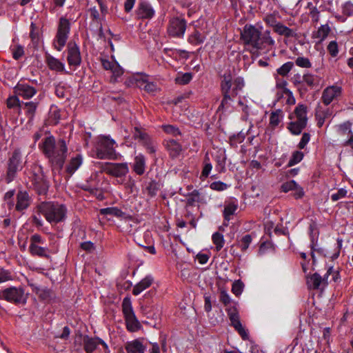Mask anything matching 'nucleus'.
<instances>
[{
  "mask_svg": "<svg viewBox=\"0 0 353 353\" xmlns=\"http://www.w3.org/2000/svg\"><path fill=\"white\" fill-rule=\"evenodd\" d=\"M23 54V48L21 45H18L12 49V57L14 59L19 60Z\"/></svg>",
  "mask_w": 353,
  "mask_h": 353,
  "instance_id": "338daca9",
  "label": "nucleus"
},
{
  "mask_svg": "<svg viewBox=\"0 0 353 353\" xmlns=\"http://www.w3.org/2000/svg\"><path fill=\"white\" fill-rule=\"evenodd\" d=\"M82 161L83 159L81 154H77L76 157H72L66 167L65 170L67 173L70 176L72 175L82 164Z\"/></svg>",
  "mask_w": 353,
  "mask_h": 353,
  "instance_id": "c85d7f7f",
  "label": "nucleus"
},
{
  "mask_svg": "<svg viewBox=\"0 0 353 353\" xmlns=\"http://www.w3.org/2000/svg\"><path fill=\"white\" fill-rule=\"evenodd\" d=\"M164 145L172 159L178 157L182 151L181 145L174 139L165 140L164 141Z\"/></svg>",
  "mask_w": 353,
  "mask_h": 353,
  "instance_id": "412c9836",
  "label": "nucleus"
},
{
  "mask_svg": "<svg viewBox=\"0 0 353 353\" xmlns=\"http://www.w3.org/2000/svg\"><path fill=\"white\" fill-rule=\"evenodd\" d=\"M28 81H19L13 88L14 94L25 100L32 99L37 93V89L33 85L34 83L37 84V81L29 80Z\"/></svg>",
  "mask_w": 353,
  "mask_h": 353,
  "instance_id": "9b49d317",
  "label": "nucleus"
},
{
  "mask_svg": "<svg viewBox=\"0 0 353 353\" xmlns=\"http://www.w3.org/2000/svg\"><path fill=\"white\" fill-rule=\"evenodd\" d=\"M99 212L101 215H110L117 218H122L125 215V212L117 207L101 208L100 209Z\"/></svg>",
  "mask_w": 353,
  "mask_h": 353,
  "instance_id": "f704fd0d",
  "label": "nucleus"
},
{
  "mask_svg": "<svg viewBox=\"0 0 353 353\" xmlns=\"http://www.w3.org/2000/svg\"><path fill=\"white\" fill-rule=\"evenodd\" d=\"M314 226L312 225H310V236H311V257L312 259L313 264L316 263V257L314 255V246L316 245L317 243V240L315 239L314 236L312 235V232L314 230Z\"/></svg>",
  "mask_w": 353,
  "mask_h": 353,
  "instance_id": "13d9d810",
  "label": "nucleus"
},
{
  "mask_svg": "<svg viewBox=\"0 0 353 353\" xmlns=\"http://www.w3.org/2000/svg\"><path fill=\"white\" fill-rule=\"evenodd\" d=\"M294 66V63L291 61L286 62L283 64L280 68L276 70L277 73L282 76L285 77L290 72V71L292 69Z\"/></svg>",
  "mask_w": 353,
  "mask_h": 353,
  "instance_id": "3c124183",
  "label": "nucleus"
},
{
  "mask_svg": "<svg viewBox=\"0 0 353 353\" xmlns=\"http://www.w3.org/2000/svg\"><path fill=\"white\" fill-rule=\"evenodd\" d=\"M192 79L191 72H185L183 74H178L175 78V83L179 85H186L190 82Z\"/></svg>",
  "mask_w": 353,
  "mask_h": 353,
  "instance_id": "a18cd8bd",
  "label": "nucleus"
},
{
  "mask_svg": "<svg viewBox=\"0 0 353 353\" xmlns=\"http://www.w3.org/2000/svg\"><path fill=\"white\" fill-rule=\"evenodd\" d=\"M29 252L32 256L50 259L49 249L39 246V245H30Z\"/></svg>",
  "mask_w": 353,
  "mask_h": 353,
  "instance_id": "c756f323",
  "label": "nucleus"
},
{
  "mask_svg": "<svg viewBox=\"0 0 353 353\" xmlns=\"http://www.w3.org/2000/svg\"><path fill=\"white\" fill-rule=\"evenodd\" d=\"M352 123L350 121H347L343 123L339 124L337 125V132L340 135H350V137L353 134L352 131Z\"/></svg>",
  "mask_w": 353,
  "mask_h": 353,
  "instance_id": "79ce46f5",
  "label": "nucleus"
},
{
  "mask_svg": "<svg viewBox=\"0 0 353 353\" xmlns=\"http://www.w3.org/2000/svg\"><path fill=\"white\" fill-rule=\"evenodd\" d=\"M159 190L160 184L155 180L150 181L145 187V192L151 198L154 197Z\"/></svg>",
  "mask_w": 353,
  "mask_h": 353,
  "instance_id": "a19ab883",
  "label": "nucleus"
},
{
  "mask_svg": "<svg viewBox=\"0 0 353 353\" xmlns=\"http://www.w3.org/2000/svg\"><path fill=\"white\" fill-rule=\"evenodd\" d=\"M187 28V21L184 18L174 17L170 19L167 32L170 37L183 38Z\"/></svg>",
  "mask_w": 353,
  "mask_h": 353,
  "instance_id": "f8f14e48",
  "label": "nucleus"
},
{
  "mask_svg": "<svg viewBox=\"0 0 353 353\" xmlns=\"http://www.w3.org/2000/svg\"><path fill=\"white\" fill-rule=\"evenodd\" d=\"M28 296L23 287L11 286L0 290V300H3L14 305H25Z\"/></svg>",
  "mask_w": 353,
  "mask_h": 353,
  "instance_id": "0eeeda50",
  "label": "nucleus"
},
{
  "mask_svg": "<svg viewBox=\"0 0 353 353\" xmlns=\"http://www.w3.org/2000/svg\"><path fill=\"white\" fill-rule=\"evenodd\" d=\"M252 238L250 234H246L241 238V239L239 242L238 245L239 246L242 252H245L247 250L250 243H252Z\"/></svg>",
  "mask_w": 353,
  "mask_h": 353,
  "instance_id": "09e8293b",
  "label": "nucleus"
},
{
  "mask_svg": "<svg viewBox=\"0 0 353 353\" xmlns=\"http://www.w3.org/2000/svg\"><path fill=\"white\" fill-rule=\"evenodd\" d=\"M331 29L328 24L321 26L316 32L313 33V37L319 39L320 41H323L328 36Z\"/></svg>",
  "mask_w": 353,
  "mask_h": 353,
  "instance_id": "58836bf2",
  "label": "nucleus"
},
{
  "mask_svg": "<svg viewBox=\"0 0 353 353\" xmlns=\"http://www.w3.org/2000/svg\"><path fill=\"white\" fill-rule=\"evenodd\" d=\"M46 62L48 68L52 70H55L57 72H63L65 70L64 64L59 59L54 58L50 54H47L46 56Z\"/></svg>",
  "mask_w": 353,
  "mask_h": 353,
  "instance_id": "a878e982",
  "label": "nucleus"
},
{
  "mask_svg": "<svg viewBox=\"0 0 353 353\" xmlns=\"http://www.w3.org/2000/svg\"><path fill=\"white\" fill-rule=\"evenodd\" d=\"M277 15L278 14L276 13L266 15L264 19L265 23L274 28L279 23V21L277 20Z\"/></svg>",
  "mask_w": 353,
  "mask_h": 353,
  "instance_id": "6e6d98bb",
  "label": "nucleus"
},
{
  "mask_svg": "<svg viewBox=\"0 0 353 353\" xmlns=\"http://www.w3.org/2000/svg\"><path fill=\"white\" fill-rule=\"evenodd\" d=\"M283 117V114L281 110L278 109L272 112L270 117V125L274 129L277 127Z\"/></svg>",
  "mask_w": 353,
  "mask_h": 353,
  "instance_id": "ea45409f",
  "label": "nucleus"
},
{
  "mask_svg": "<svg viewBox=\"0 0 353 353\" xmlns=\"http://www.w3.org/2000/svg\"><path fill=\"white\" fill-rule=\"evenodd\" d=\"M227 312L231 321V325L234 327L243 340L248 339V334L241 325L236 308L230 307L227 309Z\"/></svg>",
  "mask_w": 353,
  "mask_h": 353,
  "instance_id": "4468645a",
  "label": "nucleus"
},
{
  "mask_svg": "<svg viewBox=\"0 0 353 353\" xmlns=\"http://www.w3.org/2000/svg\"><path fill=\"white\" fill-rule=\"evenodd\" d=\"M103 170L109 175L122 177L128 173L129 169L126 163H106Z\"/></svg>",
  "mask_w": 353,
  "mask_h": 353,
  "instance_id": "2eb2a0df",
  "label": "nucleus"
},
{
  "mask_svg": "<svg viewBox=\"0 0 353 353\" xmlns=\"http://www.w3.org/2000/svg\"><path fill=\"white\" fill-rule=\"evenodd\" d=\"M203 168L200 176V179L202 181H204L205 179H207L212 169V164L209 162V159L205 158L203 162Z\"/></svg>",
  "mask_w": 353,
  "mask_h": 353,
  "instance_id": "de8ad7c7",
  "label": "nucleus"
},
{
  "mask_svg": "<svg viewBox=\"0 0 353 353\" xmlns=\"http://www.w3.org/2000/svg\"><path fill=\"white\" fill-rule=\"evenodd\" d=\"M245 85L242 77H238L232 81V76L230 70L225 72L221 76L220 83L222 100L218 108L219 111H224L229 108L230 103L239 94Z\"/></svg>",
  "mask_w": 353,
  "mask_h": 353,
  "instance_id": "f03ea898",
  "label": "nucleus"
},
{
  "mask_svg": "<svg viewBox=\"0 0 353 353\" xmlns=\"http://www.w3.org/2000/svg\"><path fill=\"white\" fill-rule=\"evenodd\" d=\"M212 240L213 243L215 245L216 251H220L225 243L223 235L221 233L216 232L212 234Z\"/></svg>",
  "mask_w": 353,
  "mask_h": 353,
  "instance_id": "c03bdc74",
  "label": "nucleus"
},
{
  "mask_svg": "<svg viewBox=\"0 0 353 353\" xmlns=\"http://www.w3.org/2000/svg\"><path fill=\"white\" fill-rule=\"evenodd\" d=\"M296 65L303 68H310L312 67V63L308 58L303 57H299L295 60Z\"/></svg>",
  "mask_w": 353,
  "mask_h": 353,
  "instance_id": "4d7b16f0",
  "label": "nucleus"
},
{
  "mask_svg": "<svg viewBox=\"0 0 353 353\" xmlns=\"http://www.w3.org/2000/svg\"><path fill=\"white\" fill-rule=\"evenodd\" d=\"M67 90L64 86L57 85L55 89L56 95L60 99L67 98Z\"/></svg>",
  "mask_w": 353,
  "mask_h": 353,
  "instance_id": "774afa93",
  "label": "nucleus"
},
{
  "mask_svg": "<svg viewBox=\"0 0 353 353\" xmlns=\"http://www.w3.org/2000/svg\"><path fill=\"white\" fill-rule=\"evenodd\" d=\"M327 49L328 52L332 57H335L337 56V54L339 53V48H338V44H337L336 41H330L327 46Z\"/></svg>",
  "mask_w": 353,
  "mask_h": 353,
  "instance_id": "e2e57ef3",
  "label": "nucleus"
},
{
  "mask_svg": "<svg viewBox=\"0 0 353 353\" xmlns=\"http://www.w3.org/2000/svg\"><path fill=\"white\" fill-rule=\"evenodd\" d=\"M307 108L304 104H299L295 110L294 114L297 119V121H305L307 123Z\"/></svg>",
  "mask_w": 353,
  "mask_h": 353,
  "instance_id": "4c0bfd02",
  "label": "nucleus"
},
{
  "mask_svg": "<svg viewBox=\"0 0 353 353\" xmlns=\"http://www.w3.org/2000/svg\"><path fill=\"white\" fill-rule=\"evenodd\" d=\"M41 99V95H39L38 98L34 101L22 102L21 106H23V109L25 111V114L28 119V122H32L34 120Z\"/></svg>",
  "mask_w": 353,
  "mask_h": 353,
  "instance_id": "6ab92c4d",
  "label": "nucleus"
},
{
  "mask_svg": "<svg viewBox=\"0 0 353 353\" xmlns=\"http://www.w3.org/2000/svg\"><path fill=\"white\" fill-rule=\"evenodd\" d=\"M320 79L318 76L311 73H305L303 76V83L307 85L311 89L317 87L319 85Z\"/></svg>",
  "mask_w": 353,
  "mask_h": 353,
  "instance_id": "c9c22d12",
  "label": "nucleus"
},
{
  "mask_svg": "<svg viewBox=\"0 0 353 353\" xmlns=\"http://www.w3.org/2000/svg\"><path fill=\"white\" fill-rule=\"evenodd\" d=\"M187 205L190 206L194 205L195 203H205L203 196H201L199 190H194L191 193L188 194Z\"/></svg>",
  "mask_w": 353,
  "mask_h": 353,
  "instance_id": "2f4dec72",
  "label": "nucleus"
},
{
  "mask_svg": "<svg viewBox=\"0 0 353 353\" xmlns=\"http://www.w3.org/2000/svg\"><path fill=\"white\" fill-rule=\"evenodd\" d=\"M154 283V278L151 275H147L141 281L136 284L132 290V294L137 296L146 290Z\"/></svg>",
  "mask_w": 353,
  "mask_h": 353,
  "instance_id": "5701e85b",
  "label": "nucleus"
},
{
  "mask_svg": "<svg viewBox=\"0 0 353 353\" xmlns=\"http://www.w3.org/2000/svg\"><path fill=\"white\" fill-rule=\"evenodd\" d=\"M341 94V88L332 85L326 88L323 93L321 97L322 102L325 105H330L332 101L339 97Z\"/></svg>",
  "mask_w": 353,
  "mask_h": 353,
  "instance_id": "f3484780",
  "label": "nucleus"
},
{
  "mask_svg": "<svg viewBox=\"0 0 353 353\" xmlns=\"http://www.w3.org/2000/svg\"><path fill=\"white\" fill-rule=\"evenodd\" d=\"M273 30L281 36L285 37H294L296 36V33L292 29L284 26L283 23L279 22L274 28Z\"/></svg>",
  "mask_w": 353,
  "mask_h": 353,
  "instance_id": "7c9ffc66",
  "label": "nucleus"
},
{
  "mask_svg": "<svg viewBox=\"0 0 353 353\" xmlns=\"http://www.w3.org/2000/svg\"><path fill=\"white\" fill-rule=\"evenodd\" d=\"M31 286L32 287V291L42 301L49 302L54 297L53 292L48 288H41L34 285H31Z\"/></svg>",
  "mask_w": 353,
  "mask_h": 353,
  "instance_id": "393cba45",
  "label": "nucleus"
},
{
  "mask_svg": "<svg viewBox=\"0 0 353 353\" xmlns=\"http://www.w3.org/2000/svg\"><path fill=\"white\" fill-rule=\"evenodd\" d=\"M99 344H101L105 350L108 349L107 344L98 337H83V347L86 353H92L97 347Z\"/></svg>",
  "mask_w": 353,
  "mask_h": 353,
  "instance_id": "a211bd4d",
  "label": "nucleus"
},
{
  "mask_svg": "<svg viewBox=\"0 0 353 353\" xmlns=\"http://www.w3.org/2000/svg\"><path fill=\"white\" fill-rule=\"evenodd\" d=\"M241 40L245 45L251 46L254 49L269 50L274 45V40L269 30L261 33L254 26L246 24L241 32Z\"/></svg>",
  "mask_w": 353,
  "mask_h": 353,
  "instance_id": "7ed1b4c3",
  "label": "nucleus"
},
{
  "mask_svg": "<svg viewBox=\"0 0 353 353\" xmlns=\"http://www.w3.org/2000/svg\"><path fill=\"white\" fill-rule=\"evenodd\" d=\"M135 85L144 90L148 93H154L157 90V86L154 82L148 81L145 78L138 77L134 79Z\"/></svg>",
  "mask_w": 353,
  "mask_h": 353,
  "instance_id": "b1692460",
  "label": "nucleus"
},
{
  "mask_svg": "<svg viewBox=\"0 0 353 353\" xmlns=\"http://www.w3.org/2000/svg\"><path fill=\"white\" fill-rule=\"evenodd\" d=\"M37 211L49 223L56 224L65 220L67 209L64 205L57 202H42L37 206Z\"/></svg>",
  "mask_w": 353,
  "mask_h": 353,
  "instance_id": "39448f33",
  "label": "nucleus"
},
{
  "mask_svg": "<svg viewBox=\"0 0 353 353\" xmlns=\"http://www.w3.org/2000/svg\"><path fill=\"white\" fill-rule=\"evenodd\" d=\"M307 123L305 121H291L288 123V129L290 132L294 135H299L301 133L302 130L306 127Z\"/></svg>",
  "mask_w": 353,
  "mask_h": 353,
  "instance_id": "473e14b6",
  "label": "nucleus"
},
{
  "mask_svg": "<svg viewBox=\"0 0 353 353\" xmlns=\"http://www.w3.org/2000/svg\"><path fill=\"white\" fill-rule=\"evenodd\" d=\"M26 164V161L23 157V154L19 148L14 149L8 154L6 164V174L4 180L6 183H10L17 177Z\"/></svg>",
  "mask_w": 353,
  "mask_h": 353,
  "instance_id": "20e7f679",
  "label": "nucleus"
},
{
  "mask_svg": "<svg viewBox=\"0 0 353 353\" xmlns=\"http://www.w3.org/2000/svg\"><path fill=\"white\" fill-rule=\"evenodd\" d=\"M145 157L139 154L134 158L133 164V170L138 175H142L145 172Z\"/></svg>",
  "mask_w": 353,
  "mask_h": 353,
  "instance_id": "cd10ccee",
  "label": "nucleus"
},
{
  "mask_svg": "<svg viewBox=\"0 0 353 353\" xmlns=\"http://www.w3.org/2000/svg\"><path fill=\"white\" fill-rule=\"evenodd\" d=\"M31 198L26 191L19 190L17 194L16 210L21 212L30 205Z\"/></svg>",
  "mask_w": 353,
  "mask_h": 353,
  "instance_id": "aec40b11",
  "label": "nucleus"
},
{
  "mask_svg": "<svg viewBox=\"0 0 353 353\" xmlns=\"http://www.w3.org/2000/svg\"><path fill=\"white\" fill-rule=\"evenodd\" d=\"M70 31V23L69 20L65 17H61L59 19L57 32L53 43L54 48L57 50H62L68 39Z\"/></svg>",
  "mask_w": 353,
  "mask_h": 353,
  "instance_id": "1a4fd4ad",
  "label": "nucleus"
},
{
  "mask_svg": "<svg viewBox=\"0 0 353 353\" xmlns=\"http://www.w3.org/2000/svg\"><path fill=\"white\" fill-rule=\"evenodd\" d=\"M303 153L301 151H294L288 161V167H292L299 163L303 158Z\"/></svg>",
  "mask_w": 353,
  "mask_h": 353,
  "instance_id": "8fccbe9b",
  "label": "nucleus"
},
{
  "mask_svg": "<svg viewBox=\"0 0 353 353\" xmlns=\"http://www.w3.org/2000/svg\"><path fill=\"white\" fill-rule=\"evenodd\" d=\"M163 130L167 134H171L172 136H177L181 134V131L178 128L172 125H165L162 126Z\"/></svg>",
  "mask_w": 353,
  "mask_h": 353,
  "instance_id": "052dcab7",
  "label": "nucleus"
},
{
  "mask_svg": "<svg viewBox=\"0 0 353 353\" xmlns=\"http://www.w3.org/2000/svg\"><path fill=\"white\" fill-rule=\"evenodd\" d=\"M314 226L312 225H310V236H311V257L312 259L313 264L316 263V257L314 255V246L316 245L317 243V240L315 239L314 236L312 235V232L314 230Z\"/></svg>",
  "mask_w": 353,
  "mask_h": 353,
  "instance_id": "bf43d9fd",
  "label": "nucleus"
},
{
  "mask_svg": "<svg viewBox=\"0 0 353 353\" xmlns=\"http://www.w3.org/2000/svg\"><path fill=\"white\" fill-rule=\"evenodd\" d=\"M238 208V205L234 202H230L226 204L223 210V216L225 220L229 221L230 216L233 215Z\"/></svg>",
  "mask_w": 353,
  "mask_h": 353,
  "instance_id": "37998d69",
  "label": "nucleus"
},
{
  "mask_svg": "<svg viewBox=\"0 0 353 353\" xmlns=\"http://www.w3.org/2000/svg\"><path fill=\"white\" fill-rule=\"evenodd\" d=\"M135 14L138 19H151L154 14V10L148 1L139 0Z\"/></svg>",
  "mask_w": 353,
  "mask_h": 353,
  "instance_id": "dca6fc26",
  "label": "nucleus"
},
{
  "mask_svg": "<svg viewBox=\"0 0 353 353\" xmlns=\"http://www.w3.org/2000/svg\"><path fill=\"white\" fill-rule=\"evenodd\" d=\"M67 61L70 66L78 67L81 63L79 47L74 41H70L67 46Z\"/></svg>",
  "mask_w": 353,
  "mask_h": 353,
  "instance_id": "ddd939ff",
  "label": "nucleus"
},
{
  "mask_svg": "<svg viewBox=\"0 0 353 353\" xmlns=\"http://www.w3.org/2000/svg\"><path fill=\"white\" fill-rule=\"evenodd\" d=\"M244 288V284L241 281V280L239 279L235 281L232 286V292L233 294H234L236 296H239L241 294Z\"/></svg>",
  "mask_w": 353,
  "mask_h": 353,
  "instance_id": "5fc2aeb1",
  "label": "nucleus"
},
{
  "mask_svg": "<svg viewBox=\"0 0 353 353\" xmlns=\"http://www.w3.org/2000/svg\"><path fill=\"white\" fill-rule=\"evenodd\" d=\"M228 187V185L226 183L220 181L212 182L210 185L212 190L216 191H223L226 190Z\"/></svg>",
  "mask_w": 353,
  "mask_h": 353,
  "instance_id": "0e129e2a",
  "label": "nucleus"
},
{
  "mask_svg": "<svg viewBox=\"0 0 353 353\" xmlns=\"http://www.w3.org/2000/svg\"><path fill=\"white\" fill-rule=\"evenodd\" d=\"M146 347L139 339L128 341L125 345L127 353H145Z\"/></svg>",
  "mask_w": 353,
  "mask_h": 353,
  "instance_id": "4be33fe9",
  "label": "nucleus"
},
{
  "mask_svg": "<svg viewBox=\"0 0 353 353\" xmlns=\"http://www.w3.org/2000/svg\"><path fill=\"white\" fill-rule=\"evenodd\" d=\"M205 36L201 34L199 30L194 31L188 37V41L192 45H199L204 42Z\"/></svg>",
  "mask_w": 353,
  "mask_h": 353,
  "instance_id": "e433bc0d",
  "label": "nucleus"
},
{
  "mask_svg": "<svg viewBox=\"0 0 353 353\" xmlns=\"http://www.w3.org/2000/svg\"><path fill=\"white\" fill-rule=\"evenodd\" d=\"M13 275L9 270L0 268V283L12 281Z\"/></svg>",
  "mask_w": 353,
  "mask_h": 353,
  "instance_id": "603ef678",
  "label": "nucleus"
},
{
  "mask_svg": "<svg viewBox=\"0 0 353 353\" xmlns=\"http://www.w3.org/2000/svg\"><path fill=\"white\" fill-rule=\"evenodd\" d=\"M122 311L128 330L132 332L138 331L141 327V324L134 314L130 298L128 296L125 297L123 300Z\"/></svg>",
  "mask_w": 353,
  "mask_h": 353,
  "instance_id": "6e6552de",
  "label": "nucleus"
},
{
  "mask_svg": "<svg viewBox=\"0 0 353 353\" xmlns=\"http://www.w3.org/2000/svg\"><path fill=\"white\" fill-rule=\"evenodd\" d=\"M19 96L15 94L14 96L10 97L7 99V106L8 108H18L20 111L21 108L22 102L19 100Z\"/></svg>",
  "mask_w": 353,
  "mask_h": 353,
  "instance_id": "49530a36",
  "label": "nucleus"
},
{
  "mask_svg": "<svg viewBox=\"0 0 353 353\" xmlns=\"http://www.w3.org/2000/svg\"><path fill=\"white\" fill-rule=\"evenodd\" d=\"M347 191L344 188H340L336 193H333L331 195V200L332 201H336L341 199L345 198L347 195Z\"/></svg>",
  "mask_w": 353,
  "mask_h": 353,
  "instance_id": "69168bd1",
  "label": "nucleus"
},
{
  "mask_svg": "<svg viewBox=\"0 0 353 353\" xmlns=\"http://www.w3.org/2000/svg\"><path fill=\"white\" fill-rule=\"evenodd\" d=\"M297 185L298 183H296L294 180L287 181L281 185V190L283 192H288L294 190L296 188Z\"/></svg>",
  "mask_w": 353,
  "mask_h": 353,
  "instance_id": "680f3d73",
  "label": "nucleus"
},
{
  "mask_svg": "<svg viewBox=\"0 0 353 353\" xmlns=\"http://www.w3.org/2000/svg\"><path fill=\"white\" fill-rule=\"evenodd\" d=\"M132 137L135 140H138L142 144L148 143L150 141V136L143 132L140 128L136 126L132 131Z\"/></svg>",
  "mask_w": 353,
  "mask_h": 353,
  "instance_id": "72a5a7b5",
  "label": "nucleus"
},
{
  "mask_svg": "<svg viewBox=\"0 0 353 353\" xmlns=\"http://www.w3.org/2000/svg\"><path fill=\"white\" fill-rule=\"evenodd\" d=\"M30 179L34 190L39 195H46L50 188V181L44 174L43 168L34 164L31 168Z\"/></svg>",
  "mask_w": 353,
  "mask_h": 353,
  "instance_id": "423d86ee",
  "label": "nucleus"
},
{
  "mask_svg": "<svg viewBox=\"0 0 353 353\" xmlns=\"http://www.w3.org/2000/svg\"><path fill=\"white\" fill-rule=\"evenodd\" d=\"M322 282V277L316 272L306 276V283L310 290H318Z\"/></svg>",
  "mask_w": 353,
  "mask_h": 353,
  "instance_id": "bb28decb",
  "label": "nucleus"
},
{
  "mask_svg": "<svg viewBox=\"0 0 353 353\" xmlns=\"http://www.w3.org/2000/svg\"><path fill=\"white\" fill-rule=\"evenodd\" d=\"M115 141L107 137H102L96 147L97 156L100 159H114L116 157Z\"/></svg>",
  "mask_w": 353,
  "mask_h": 353,
  "instance_id": "9d476101",
  "label": "nucleus"
},
{
  "mask_svg": "<svg viewBox=\"0 0 353 353\" xmlns=\"http://www.w3.org/2000/svg\"><path fill=\"white\" fill-rule=\"evenodd\" d=\"M61 119V112L57 108L52 109L50 112L49 120L51 124L57 125Z\"/></svg>",
  "mask_w": 353,
  "mask_h": 353,
  "instance_id": "864d4df0",
  "label": "nucleus"
},
{
  "mask_svg": "<svg viewBox=\"0 0 353 353\" xmlns=\"http://www.w3.org/2000/svg\"><path fill=\"white\" fill-rule=\"evenodd\" d=\"M39 148L48 159L52 172H60L63 168L68 153L66 142L63 139L56 141L52 135L44 137Z\"/></svg>",
  "mask_w": 353,
  "mask_h": 353,
  "instance_id": "f257e3e1",
  "label": "nucleus"
}]
</instances>
